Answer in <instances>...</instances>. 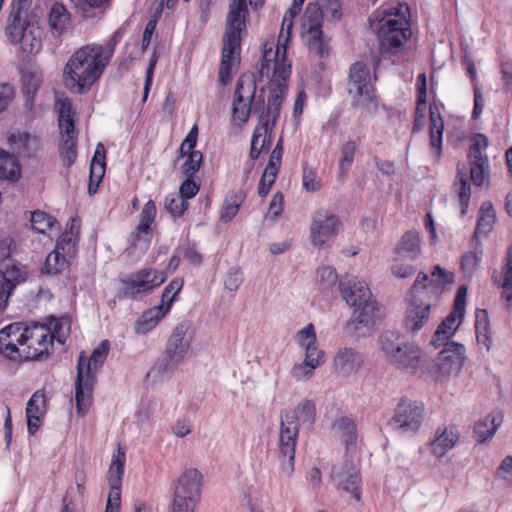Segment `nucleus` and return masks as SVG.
<instances>
[{"instance_id": "obj_11", "label": "nucleus", "mask_w": 512, "mask_h": 512, "mask_svg": "<svg viewBox=\"0 0 512 512\" xmlns=\"http://www.w3.org/2000/svg\"><path fill=\"white\" fill-rule=\"evenodd\" d=\"M424 420V405L408 398H402L394 409L389 425L403 434H416Z\"/></svg>"}, {"instance_id": "obj_35", "label": "nucleus", "mask_w": 512, "mask_h": 512, "mask_svg": "<svg viewBox=\"0 0 512 512\" xmlns=\"http://www.w3.org/2000/svg\"><path fill=\"white\" fill-rule=\"evenodd\" d=\"M496 213L490 201H484L481 204L477 226L475 229V236L487 235L495 222Z\"/></svg>"}, {"instance_id": "obj_49", "label": "nucleus", "mask_w": 512, "mask_h": 512, "mask_svg": "<svg viewBox=\"0 0 512 512\" xmlns=\"http://www.w3.org/2000/svg\"><path fill=\"white\" fill-rule=\"evenodd\" d=\"M176 295L171 294L169 289H164L161 296V303L158 306H155L151 309L146 315L144 320H160L171 308L172 301L174 300Z\"/></svg>"}, {"instance_id": "obj_54", "label": "nucleus", "mask_w": 512, "mask_h": 512, "mask_svg": "<svg viewBox=\"0 0 512 512\" xmlns=\"http://www.w3.org/2000/svg\"><path fill=\"white\" fill-rule=\"evenodd\" d=\"M464 345L450 341V374H458L466 360Z\"/></svg>"}, {"instance_id": "obj_61", "label": "nucleus", "mask_w": 512, "mask_h": 512, "mask_svg": "<svg viewBox=\"0 0 512 512\" xmlns=\"http://www.w3.org/2000/svg\"><path fill=\"white\" fill-rule=\"evenodd\" d=\"M467 298V286L461 285L456 293L454 299V309L452 315L450 314V320H462L465 315V305Z\"/></svg>"}, {"instance_id": "obj_50", "label": "nucleus", "mask_w": 512, "mask_h": 512, "mask_svg": "<svg viewBox=\"0 0 512 512\" xmlns=\"http://www.w3.org/2000/svg\"><path fill=\"white\" fill-rule=\"evenodd\" d=\"M338 282V274L331 266H324L317 270L316 283L323 291H329L334 288Z\"/></svg>"}, {"instance_id": "obj_51", "label": "nucleus", "mask_w": 512, "mask_h": 512, "mask_svg": "<svg viewBox=\"0 0 512 512\" xmlns=\"http://www.w3.org/2000/svg\"><path fill=\"white\" fill-rule=\"evenodd\" d=\"M109 349H110L109 340H103L100 342V344L96 348H94V350L92 351L89 358H86L83 355V353H81L80 356H83L85 358L84 366L89 364V367L91 368V366L93 365V367L95 369L102 367V365L104 364V362L108 356Z\"/></svg>"}, {"instance_id": "obj_10", "label": "nucleus", "mask_w": 512, "mask_h": 512, "mask_svg": "<svg viewBox=\"0 0 512 512\" xmlns=\"http://www.w3.org/2000/svg\"><path fill=\"white\" fill-rule=\"evenodd\" d=\"M295 419L293 413H281L278 456L281 474L286 478H290L294 472L295 447L299 436Z\"/></svg>"}, {"instance_id": "obj_55", "label": "nucleus", "mask_w": 512, "mask_h": 512, "mask_svg": "<svg viewBox=\"0 0 512 512\" xmlns=\"http://www.w3.org/2000/svg\"><path fill=\"white\" fill-rule=\"evenodd\" d=\"M467 71L470 74L471 80L473 82V91H474V108L472 112L473 119H477L482 113L484 107V99L481 88L476 82V68L473 63H470L467 67Z\"/></svg>"}, {"instance_id": "obj_46", "label": "nucleus", "mask_w": 512, "mask_h": 512, "mask_svg": "<svg viewBox=\"0 0 512 512\" xmlns=\"http://www.w3.org/2000/svg\"><path fill=\"white\" fill-rule=\"evenodd\" d=\"M70 263L64 255H62L59 251L54 249L51 253H49L45 260V265L43 267V272L55 275L64 270Z\"/></svg>"}, {"instance_id": "obj_5", "label": "nucleus", "mask_w": 512, "mask_h": 512, "mask_svg": "<svg viewBox=\"0 0 512 512\" xmlns=\"http://www.w3.org/2000/svg\"><path fill=\"white\" fill-rule=\"evenodd\" d=\"M298 13L289 8L284 14L277 41L272 40L264 44L259 70L261 76H264L265 73L268 75L271 68L273 69V76L278 79L286 80L290 76L291 64L286 57L287 44L293 27V20Z\"/></svg>"}, {"instance_id": "obj_22", "label": "nucleus", "mask_w": 512, "mask_h": 512, "mask_svg": "<svg viewBox=\"0 0 512 512\" xmlns=\"http://www.w3.org/2000/svg\"><path fill=\"white\" fill-rule=\"evenodd\" d=\"M27 272L23 266L12 264L5 271L0 270V310L7 306L8 299L17 284L24 282Z\"/></svg>"}, {"instance_id": "obj_44", "label": "nucleus", "mask_w": 512, "mask_h": 512, "mask_svg": "<svg viewBox=\"0 0 512 512\" xmlns=\"http://www.w3.org/2000/svg\"><path fill=\"white\" fill-rule=\"evenodd\" d=\"M125 453L118 451V455H114L110 468L108 470L109 486L121 487L122 477L124 474Z\"/></svg>"}, {"instance_id": "obj_7", "label": "nucleus", "mask_w": 512, "mask_h": 512, "mask_svg": "<svg viewBox=\"0 0 512 512\" xmlns=\"http://www.w3.org/2000/svg\"><path fill=\"white\" fill-rule=\"evenodd\" d=\"M339 291L345 302L353 307L359 318L379 320L383 316L382 306L372 298L368 284L358 278L339 283Z\"/></svg>"}, {"instance_id": "obj_23", "label": "nucleus", "mask_w": 512, "mask_h": 512, "mask_svg": "<svg viewBox=\"0 0 512 512\" xmlns=\"http://www.w3.org/2000/svg\"><path fill=\"white\" fill-rule=\"evenodd\" d=\"M503 414L500 411L488 413L474 424L473 438L477 444H484L492 440L495 433L503 423Z\"/></svg>"}, {"instance_id": "obj_30", "label": "nucleus", "mask_w": 512, "mask_h": 512, "mask_svg": "<svg viewBox=\"0 0 512 512\" xmlns=\"http://www.w3.org/2000/svg\"><path fill=\"white\" fill-rule=\"evenodd\" d=\"M270 72L273 73V69L271 68L269 71V74L266 75L267 77L270 75ZM273 81L280 82L283 81L282 79H278L272 75ZM286 92V86L282 83H277L276 87L272 88L270 91V96L268 97V103H267V111L266 113H262L260 117H265L268 119V123L270 120L273 122L276 120V118L279 115L280 107L284 99V95Z\"/></svg>"}, {"instance_id": "obj_56", "label": "nucleus", "mask_w": 512, "mask_h": 512, "mask_svg": "<svg viewBox=\"0 0 512 512\" xmlns=\"http://www.w3.org/2000/svg\"><path fill=\"white\" fill-rule=\"evenodd\" d=\"M55 223V219L43 211H34L31 215V226L38 233H46Z\"/></svg>"}, {"instance_id": "obj_31", "label": "nucleus", "mask_w": 512, "mask_h": 512, "mask_svg": "<svg viewBox=\"0 0 512 512\" xmlns=\"http://www.w3.org/2000/svg\"><path fill=\"white\" fill-rule=\"evenodd\" d=\"M396 253L410 260H416L421 254L419 233L414 230L407 231L398 243Z\"/></svg>"}, {"instance_id": "obj_8", "label": "nucleus", "mask_w": 512, "mask_h": 512, "mask_svg": "<svg viewBox=\"0 0 512 512\" xmlns=\"http://www.w3.org/2000/svg\"><path fill=\"white\" fill-rule=\"evenodd\" d=\"M44 31L39 25L38 17L29 20L9 22L6 35L12 44H19L26 56L36 55L42 48Z\"/></svg>"}, {"instance_id": "obj_3", "label": "nucleus", "mask_w": 512, "mask_h": 512, "mask_svg": "<svg viewBox=\"0 0 512 512\" xmlns=\"http://www.w3.org/2000/svg\"><path fill=\"white\" fill-rule=\"evenodd\" d=\"M194 336L195 330L191 322H179L148 375L171 377L186 357Z\"/></svg>"}, {"instance_id": "obj_43", "label": "nucleus", "mask_w": 512, "mask_h": 512, "mask_svg": "<svg viewBox=\"0 0 512 512\" xmlns=\"http://www.w3.org/2000/svg\"><path fill=\"white\" fill-rule=\"evenodd\" d=\"M430 451L437 458H442L448 453L447 426L438 427L435 432L434 439L430 442Z\"/></svg>"}, {"instance_id": "obj_28", "label": "nucleus", "mask_w": 512, "mask_h": 512, "mask_svg": "<svg viewBox=\"0 0 512 512\" xmlns=\"http://www.w3.org/2000/svg\"><path fill=\"white\" fill-rule=\"evenodd\" d=\"M78 234L79 224L72 219L70 226L60 235L55 246V249L70 261L77 253Z\"/></svg>"}, {"instance_id": "obj_41", "label": "nucleus", "mask_w": 512, "mask_h": 512, "mask_svg": "<svg viewBox=\"0 0 512 512\" xmlns=\"http://www.w3.org/2000/svg\"><path fill=\"white\" fill-rule=\"evenodd\" d=\"M333 428L341 434L343 443L348 448L356 443V424L349 417H341L333 423Z\"/></svg>"}, {"instance_id": "obj_40", "label": "nucleus", "mask_w": 512, "mask_h": 512, "mask_svg": "<svg viewBox=\"0 0 512 512\" xmlns=\"http://www.w3.org/2000/svg\"><path fill=\"white\" fill-rule=\"evenodd\" d=\"M457 177L459 182H456L455 186L458 187L460 214L463 216L467 212L471 197V188L468 179L466 178L464 166L462 168H460V166L457 167Z\"/></svg>"}, {"instance_id": "obj_38", "label": "nucleus", "mask_w": 512, "mask_h": 512, "mask_svg": "<svg viewBox=\"0 0 512 512\" xmlns=\"http://www.w3.org/2000/svg\"><path fill=\"white\" fill-rule=\"evenodd\" d=\"M21 174L17 159L4 150H0V179L16 181Z\"/></svg>"}, {"instance_id": "obj_18", "label": "nucleus", "mask_w": 512, "mask_h": 512, "mask_svg": "<svg viewBox=\"0 0 512 512\" xmlns=\"http://www.w3.org/2000/svg\"><path fill=\"white\" fill-rule=\"evenodd\" d=\"M429 345L436 350L440 349V351L436 358L426 360V371L436 381H439L440 378L444 377L448 364V322H440Z\"/></svg>"}, {"instance_id": "obj_34", "label": "nucleus", "mask_w": 512, "mask_h": 512, "mask_svg": "<svg viewBox=\"0 0 512 512\" xmlns=\"http://www.w3.org/2000/svg\"><path fill=\"white\" fill-rule=\"evenodd\" d=\"M245 199L243 191H230L224 200L220 211V220L224 223L230 222L238 213L240 206Z\"/></svg>"}, {"instance_id": "obj_15", "label": "nucleus", "mask_w": 512, "mask_h": 512, "mask_svg": "<svg viewBox=\"0 0 512 512\" xmlns=\"http://www.w3.org/2000/svg\"><path fill=\"white\" fill-rule=\"evenodd\" d=\"M256 83L252 75H242L237 81L232 103V120L245 123L251 113V103L255 97Z\"/></svg>"}, {"instance_id": "obj_60", "label": "nucleus", "mask_w": 512, "mask_h": 512, "mask_svg": "<svg viewBox=\"0 0 512 512\" xmlns=\"http://www.w3.org/2000/svg\"><path fill=\"white\" fill-rule=\"evenodd\" d=\"M482 254V250L476 249L463 255L461 267L465 274L471 275L477 270L482 260Z\"/></svg>"}, {"instance_id": "obj_63", "label": "nucleus", "mask_w": 512, "mask_h": 512, "mask_svg": "<svg viewBox=\"0 0 512 512\" xmlns=\"http://www.w3.org/2000/svg\"><path fill=\"white\" fill-rule=\"evenodd\" d=\"M186 156L187 159L182 165V172L191 177L199 170L203 157L200 151H192Z\"/></svg>"}, {"instance_id": "obj_20", "label": "nucleus", "mask_w": 512, "mask_h": 512, "mask_svg": "<svg viewBox=\"0 0 512 512\" xmlns=\"http://www.w3.org/2000/svg\"><path fill=\"white\" fill-rule=\"evenodd\" d=\"M202 474L194 468L186 469L178 478L174 487V497L198 502L201 497Z\"/></svg>"}, {"instance_id": "obj_37", "label": "nucleus", "mask_w": 512, "mask_h": 512, "mask_svg": "<svg viewBox=\"0 0 512 512\" xmlns=\"http://www.w3.org/2000/svg\"><path fill=\"white\" fill-rule=\"evenodd\" d=\"M282 413H293L297 427H300L301 424L311 426L315 421L316 407L313 401L303 400L294 410H285Z\"/></svg>"}, {"instance_id": "obj_64", "label": "nucleus", "mask_w": 512, "mask_h": 512, "mask_svg": "<svg viewBox=\"0 0 512 512\" xmlns=\"http://www.w3.org/2000/svg\"><path fill=\"white\" fill-rule=\"evenodd\" d=\"M503 294L507 301H512V245L508 249L506 259Z\"/></svg>"}, {"instance_id": "obj_21", "label": "nucleus", "mask_w": 512, "mask_h": 512, "mask_svg": "<svg viewBox=\"0 0 512 512\" xmlns=\"http://www.w3.org/2000/svg\"><path fill=\"white\" fill-rule=\"evenodd\" d=\"M331 477L339 488L352 494L359 501L361 497L360 476L351 463L345 462L341 466L332 468Z\"/></svg>"}, {"instance_id": "obj_6", "label": "nucleus", "mask_w": 512, "mask_h": 512, "mask_svg": "<svg viewBox=\"0 0 512 512\" xmlns=\"http://www.w3.org/2000/svg\"><path fill=\"white\" fill-rule=\"evenodd\" d=\"M407 5L398 4L390 11H384L379 19L377 36L383 51L397 53L411 36L406 18Z\"/></svg>"}, {"instance_id": "obj_32", "label": "nucleus", "mask_w": 512, "mask_h": 512, "mask_svg": "<svg viewBox=\"0 0 512 512\" xmlns=\"http://www.w3.org/2000/svg\"><path fill=\"white\" fill-rule=\"evenodd\" d=\"M430 145L436 156L442 152L444 121L438 113L437 107L430 106Z\"/></svg>"}, {"instance_id": "obj_52", "label": "nucleus", "mask_w": 512, "mask_h": 512, "mask_svg": "<svg viewBox=\"0 0 512 512\" xmlns=\"http://www.w3.org/2000/svg\"><path fill=\"white\" fill-rule=\"evenodd\" d=\"M156 216V206L152 200L146 202L142 208L140 214V222L137 226V234H148L150 226L153 223Z\"/></svg>"}, {"instance_id": "obj_33", "label": "nucleus", "mask_w": 512, "mask_h": 512, "mask_svg": "<svg viewBox=\"0 0 512 512\" xmlns=\"http://www.w3.org/2000/svg\"><path fill=\"white\" fill-rule=\"evenodd\" d=\"M470 145L467 153L468 161L484 162L489 161L487 156V148L489 140L485 134L475 133L469 138Z\"/></svg>"}, {"instance_id": "obj_26", "label": "nucleus", "mask_w": 512, "mask_h": 512, "mask_svg": "<svg viewBox=\"0 0 512 512\" xmlns=\"http://www.w3.org/2000/svg\"><path fill=\"white\" fill-rule=\"evenodd\" d=\"M8 144L19 156H32L39 147V140L35 135L25 131H15L8 137Z\"/></svg>"}, {"instance_id": "obj_42", "label": "nucleus", "mask_w": 512, "mask_h": 512, "mask_svg": "<svg viewBox=\"0 0 512 512\" xmlns=\"http://www.w3.org/2000/svg\"><path fill=\"white\" fill-rule=\"evenodd\" d=\"M470 166V177L473 183L478 186H488L490 180V166L489 161L476 162L468 161Z\"/></svg>"}, {"instance_id": "obj_4", "label": "nucleus", "mask_w": 512, "mask_h": 512, "mask_svg": "<svg viewBox=\"0 0 512 512\" xmlns=\"http://www.w3.org/2000/svg\"><path fill=\"white\" fill-rule=\"evenodd\" d=\"M247 12L246 0H232L229 4L219 70V78L224 83L230 78L233 61L240 53L241 34L245 30Z\"/></svg>"}, {"instance_id": "obj_25", "label": "nucleus", "mask_w": 512, "mask_h": 512, "mask_svg": "<svg viewBox=\"0 0 512 512\" xmlns=\"http://www.w3.org/2000/svg\"><path fill=\"white\" fill-rule=\"evenodd\" d=\"M46 397L43 391H36L30 397L26 406L27 430L34 435L40 427L41 418L45 414Z\"/></svg>"}, {"instance_id": "obj_14", "label": "nucleus", "mask_w": 512, "mask_h": 512, "mask_svg": "<svg viewBox=\"0 0 512 512\" xmlns=\"http://www.w3.org/2000/svg\"><path fill=\"white\" fill-rule=\"evenodd\" d=\"M166 279L162 271L144 268L133 272L121 279L125 295L135 296L146 293L160 286Z\"/></svg>"}, {"instance_id": "obj_1", "label": "nucleus", "mask_w": 512, "mask_h": 512, "mask_svg": "<svg viewBox=\"0 0 512 512\" xmlns=\"http://www.w3.org/2000/svg\"><path fill=\"white\" fill-rule=\"evenodd\" d=\"M117 41L115 33L104 46L91 43L75 51L64 68L65 86L80 94L88 90L108 65Z\"/></svg>"}, {"instance_id": "obj_16", "label": "nucleus", "mask_w": 512, "mask_h": 512, "mask_svg": "<svg viewBox=\"0 0 512 512\" xmlns=\"http://www.w3.org/2000/svg\"><path fill=\"white\" fill-rule=\"evenodd\" d=\"M387 363L400 370H408L412 373L424 368L426 370V359L423 358L422 349L412 341H407L397 348L386 358Z\"/></svg>"}, {"instance_id": "obj_13", "label": "nucleus", "mask_w": 512, "mask_h": 512, "mask_svg": "<svg viewBox=\"0 0 512 512\" xmlns=\"http://www.w3.org/2000/svg\"><path fill=\"white\" fill-rule=\"evenodd\" d=\"M340 220L337 215L326 209L317 210L310 225V240L313 246L321 248L338 233Z\"/></svg>"}, {"instance_id": "obj_59", "label": "nucleus", "mask_w": 512, "mask_h": 512, "mask_svg": "<svg viewBox=\"0 0 512 512\" xmlns=\"http://www.w3.org/2000/svg\"><path fill=\"white\" fill-rule=\"evenodd\" d=\"M278 171L279 169H275L273 165L266 166L258 185L259 196L265 197L268 194L270 187L275 182Z\"/></svg>"}, {"instance_id": "obj_27", "label": "nucleus", "mask_w": 512, "mask_h": 512, "mask_svg": "<svg viewBox=\"0 0 512 512\" xmlns=\"http://www.w3.org/2000/svg\"><path fill=\"white\" fill-rule=\"evenodd\" d=\"M260 125L254 130L251 139L250 158L256 160L263 152H269L271 146V135L268 119L260 117Z\"/></svg>"}, {"instance_id": "obj_12", "label": "nucleus", "mask_w": 512, "mask_h": 512, "mask_svg": "<svg viewBox=\"0 0 512 512\" xmlns=\"http://www.w3.org/2000/svg\"><path fill=\"white\" fill-rule=\"evenodd\" d=\"M348 92L359 106L369 107L374 100V89L368 67L362 62H356L350 68Z\"/></svg>"}, {"instance_id": "obj_17", "label": "nucleus", "mask_w": 512, "mask_h": 512, "mask_svg": "<svg viewBox=\"0 0 512 512\" xmlns=\"http://www.w3.org/2000/svg\"><path fill=\"white\" fill-rule=\"evenodd\" d=\"M84 360L83 356H79L75 379L76 410L80 416H84L90 407L95 382V375L89 364L84 366Z\"/></svg>"}, {"instance_id": "obj_48", "label": "nucleus", "mask_w": 512, "mask_h": 512, "mask_svg": "<svg viewBox=\"0 0 512 512\" xmlns=\"http://www.w3.org/2000/svg\"><path fill=\"white\" fill-rule=\"evenodd\" d=\"M23 92L26 95L27 104H32V99L41 85V77L35 72L25 71L22 74Z\"/></svg>"}, {"instance_id": "obj_36", "label": "nucleus", "mask_w": 512, "mask_h": 512, "mask_svg": "<svg viewBox=\"0 0 512 512\" xmlns=\"http://www.w3.org/2000/svg\"><path fill=\"white\" fill-rule=\"evenodd\" d=\"M408 340L405 335L395 330H385L378 339V345L385 359L392 354L397 346L403 345Z\"/></svg>"}, {"instance_id": "obj_24", "label": "nucleus", "mask_w": 512, "mask_h": 512, "mask_svg": "<svg viewBox=\"0 0 512 512\" xmlns=\"http://www.w3.org/2000/svg\"><path fill=\"white\" fill-rule=\"evenodd\" d=\"M364 356L352 347L340 348L334 356L333 366L337 373L348 376L363 364Z\"/></svg>"}, {"instance_id": "obj_45", "label": "nucleus", "mask_w": 512, "mask_h": 512, "mask_svg": "<svg viewBox=\"0 0 512 512\" xmlns=\"http://www.w3.org/2000/svg\"><path fill=\"white\" fill-rule=\"evenodd\" d=\"M106 168V150L102 143H98L90 164V173L95 180L103 179Z\"/></svg>"}, {"instance_id": "obj_2", "label": "nucleus", "mask_w": 512, "mask_h": 512, "mask_svg": "<svg viewBox=\"0 0 512 512\" xmlns=\"http://www.w3.org/2000/svg\"><path fill=\"white\" fill-rule=\"evenodd\" d=\"M448 283L447 272L440 265L433 267L430 273L420 271L409 293L408 311L411 320H425L435 301L443 294Z\"/></svg>"}, {"instance_id": "obj_19", "label": "nucleus", "mask_w": 512, "mask_h": 512, "mask_svg": "<svg viewBox=\"0 0 512 512\" xmlns=\"http://www.w3.org/2000/svg\"><path fill=\"white\" fill-rule=\"evenodd\" d=\"M322 19L323 14L318 6L309 4L306 7L303 16V28L308 37L309 48L321 56L328 51L321 29Z\"/></svg>"}, {"instance_id": "obj_39", "label": "nucleus", "mask_w": 512, "mask_h": 512, "mask_svg": "<svg viewBox=\"0 0 512 512\" xmlns=\"http://www.w3.org/2000/svg\"><path fill=\"white\" fill-rule=\"evenodd\" d=\"M33 339V332L30 331L28 326H25L24 331L16 337L15 341L22 347L21 359L23 360H38L44 354V350L33 347V344H28Z\"/></svg>"}, {"instance_id": "obj_47", "label": "nucleus", "mask_w": 512, "mask_h": 512, "mask_svg": "<svg viewBox=\"0 0 512 512\" xmlns=\"http://www.w3.org/2000/svg\"><path fill=\"white\" fill-rule=\"evenodd\" d=\"M357 149V144L353 140L344 142L340 147L341 158L339 161V171L341 176H346L353 161Z\"/></svg>"}, {"instance_id": "obj_29", "label": "nucleus", "mask_w": 512, "mask_h": 512, "mask_svg": "<svg viewBox=\"0 0 512 512\" xmlns=\"http://www.w3.org/2000/svg\"><path fill=\"white\" fill-rule=\"evenodd\" d=\"M48 23L54 37H60L67 30L70 24V14L62 3L56 2L52 5Z\"/></svg>"}, {"instance_id": "obj_57", "label": "nucleus", "mask_w": 512, "mask_h": 512, "mask_svg": "<svg viewBox=\"0 0 512 512\" xmlns=\"http://www.w3.org/2000/svg\"><path fill=\"white\" fill-rule=\"evenodd\" d=\"M164 205L166 210L174 217L181 216L188 207L185 199H182V197L178 196L177 193H170L166 195Z\"/></svg>"}, {"instance_id": "obj_9", "label": "nucleus", "mask_w": 512, "mask_h": 512, "mask_svg": "<svg viewBox=\"0 0 512 512\" xmlns=\"http://www.w3.org/2000/svg\"><path fill=\"white\" fill-rule=\"evenodd\" d=\"M58 125L61 134L60 155L63 164L71 166L77 157V132L74 123V111L68 98L58 100Z\"/></svg>"}, {"instance_id": "obj_62", "label": "nucleus", "mask_w": 512, "mask_h": 512, "mask_svg": "<svg viewBox=\"0 0 512 512\" xmlns=\"http://www.w3.org/2000/svg\"><path fill=\"white\" fill-rule=\"evenodd\" d=\"M496 479L502 480L507 487L512 488V456H506L494 474Z\"/></svg>"}, {"instance_id": "obj_53", "label": "nucleus", "mask_w": 512, "mask_h": 512, "mask_svg": "<svg viewBox=\"0 0 512 512\" xmlns=\"http://www.w3.org/2000/svg\"><path fill=\"white\" fill-rule=\"evenodd\" d=\"M376 322H346L344 332L356 339L369 337L375 330Z\"/></svg>"}, {"instance_id": "obj_58", "label": "nucleus", "mask_w": 512, "mask_h": 512, "mask_svg": "<svg viewBox=\"0 0 512 512\" xmlns=\"http://www.w3.org/2000/svg\"><path fill=\"white\" fill-rule=\"evenodd\" d=\"M110 0H80L76 5L77 13L84 19L94 16V10L100 9L108 4Z\"/></svg>"}]
</instances>
